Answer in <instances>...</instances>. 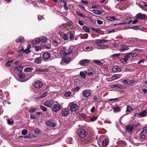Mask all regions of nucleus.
<instances>
[{
	"instance_id": "nucleus-19",
	"label": "nucleus",
	"mask_w": 147,
	"mask_h": 147,
	"mask_svg": "<svg viewBox=\"0 0 147 147\" xmlns=\"http://www.w3.org/2000/svg\"><path fill=\"white\" fill-rule=\"evenodd\" d=\"M9 98H7L5 97L4 94H2L0 95V102L2 100H3L4 102H6Z\"/></svg>"
},
{
	"instance_id": "nucleus-41",
	"label": "nucleus",
	"mask_w": 147,
	"mask_h": 147,
	"mask_svg": "<svg viewBox=\"0 0 147 147\" xmlns=\"http://www.w3.org/2000/svg\"><path fill=\"white\" fill-rule=\"evenodd\" d=\"M129 55H131V56L133 57H135L137 56L138 54L136 53H128Z\"/></svg>"
},
{
	"instance_id": "nucleus-25",
	"label": "nucleus",
	"mask_w": 147,
	"mask_h": 147,
	"mask_svg": "<svg viewBox=\"0 0 147 147\" xmlns=\"http://www.w3.org/2000/svg\"><path fill=\"white\" fill-rule=\"evenodd\" d=\"M121 76L120 75L117 74L113 75L112 76V78H113L114 80H117L121 78Z\"/></svg>"
},
{
	"instance_id": "nucleus-9",
	"label": "nucleus",
	"mask_w": 147,
	"mask_h": 147,
	"mask_svg": "<svg viewBox=\"0 0 147 147\" xmlns=\"http://www.w3.org/2000/svg\"><path fill=\"white\" fill-rule=\"evenodd\" d=\"M136 18L138 19L143 20L146 19V16L144 14L139 13L136 15Z\"/></svg>"
},
{
	"instance_id": "nucleus-32",
	"label": "nucleus",
	"mask_w": 147,
	"mask_h": 147,
	"mask_svg": "<svg viewBox=\"0 0 147 147\" xmlns=\"http://www.w3.org/2000/svg\"><path fill=\"white\" fill-rule=\"evenodd\" d=\"M40 40L42 42L45 43L47 41V39L46 37L42 36Z\"/></svg>"
},
{
	"instance_id": "nucleus-54",
	"label": "nucleus",
	"mask_w": 147,
	"mask_h": 147,
	"mask_svg": "<svg viewBox=\"0 0 147 147\" xmlns=\"http://www.w3.org/2000/svg\"><path fill=\"white\" fill-rule=\"evenodd\" d=\"M40 108L44 111H46L47 110V108L44 107L43 106H41L40 107Z\"/></svg>"
},
{
	"instance_id": "nucleus-57",
	"label": "nucleus",
	"mask_w": 147,
	"mask_h": 147,
	"mask_svg": "<svg viewBox=\"0 0 147 147\" xmlns=\"http://www.w3.org/2000/svg\"><path fill=\"white\" fill-rule=\"evenodd\" d=\"M97 117L95 116H93L92 118H91L90 120L92 121H93L95 120L97 118Z\"/></svg>"
},
{
	"instance_id": "nucleus-8",
	"label": "nucleus",
	"mask_w": 147,
	"mask_h": 147,
	"mask_svg": "<svg viewBox=\"0 0 147 147\" xmlns=\"http://www.w3.org/2000/svg\"><path fill=\"white\" fill-rule=\"evenodd\" d=\"M90 63V60L88 59H84L80 61L79 64L82 66H86L88 65Z\"/></svg>"
},
{
	"instance_id": "nucleus-11",
	"label": "nucleus",
	"mask_w": 147,
	"mask_h": 147,
	"mask_svg": "<svg viewBox=\"0 0 147 147\" xmlns=\"http://www.w3.org/2000/svg\"><path fill=\"white\" fill-rule=\"evenodd\" d=\"M128 49L129 47L127 45L123 44L121 45L119 50L121 52H123L128 50Z\"/></svg>"
},
{
	"instance_id": "nucleus-59",
	"label": "nucleus",
	"mask_w": 147,
	"mask_h": 147,
	"mask_svg": "<svg viewBox=\"0 0 147 147\" xmlns=\"http://www.w3.org/2000/svg\"><path fill=\"white\" fill-rule=\"evenodd\" d=\"M88 37V35L87 34H86L84 35L81 36V38L83 39H86Z\"/></svg>"
},
{
	"instance_id": "nucleus-42",
	"label": "nucleus",
	"mask_w": 147,
	"mask_h": 147,
	"mask_svg": "<svg viewBox=\"0 0 147 147\" xmlns=\"http://www.w3.org/2000/svg\"><path fill=\"white\" fill-rule=\"evenodd\" d=\"M27 132L28 131L27 130L24 129L22 131L21 134L23 135H25L27 134Z\"/></svg>"
},
{
	"instance_id": "nucleus-12",
	"label": "nucleus",
	"mask_w": 147,
	"mask_h": 147,
	"mask_svg": "<svg viewBox=\"0 0 147 147\" xmlns=\"http://www.w3.org/2000/svg\"><path fill=\"white\" fill-rule=\"evenodd\" d=\"M78 108V105L75 104H72L70 107V109L71 111H75Z\"/></svg>"
},
{
	"instance_id": "nucleus-33",
	"label": "nucleus",
	"mask_w": 147,
	"mask_h": 147,
	"mask_svg": "<svg viewBox=\"0 0 147 147\" xmlns=\"http://www.w3.org/2000/svg\"><path fill=\"white\" fill-rule=\"evenodd\" d=\"M13 61L12 60L6 62L5 64V65L6 67H9L11 65V64L12 63Z\"/></svg>"
},
{
	"instance_id": "nucleus-18",
	"label": "nucleus",
	"mask_w": 147,
	"mask_h": 147,
	"mask_svg": "<svg viewBox=\"0 0 147 147\" xmlns=\"http://www.w3.org/2000/svg\"><path fill=\"white\" fill-rule=\"evenodd\" d=\"M126 131L129 132H131L133 129V127L132 125H128L125 127Z\"/></svg>"
},
{
	"instance_id": "nucleus-37",
	"label": "nucleus",
	"mask_w": 147,
	"mask_h": 147,
	"mask_svg": "<svg viewBox=\"0 0 147 147\" xmlns=\"http://www.w3.org/2000/svg\"><path fill=\"white\" fill-rule=\"evenodd\" d=\"M93 47L92 46H88L85 47L86 49L88 51H90L92 50Z\"/></svg>"
},
{
	"instance_id": "nucleus-50",
	"label": "nucleus",
	"mask_w": 147,
	"mask_h": 147,
	"mask_svg": "<svg viewBox=\"0 0 147 147\" xmlns=\"http://www.w3.org/2000/svg\"><path fill=\"white\" fill-rule=\"evenodd\" d=\"M124 58L127 61V60L130 58L129 55L128 54V53L126 54V55Z\"/></svg>"
},
{
	"instance_id": "nucleus-34",
	"label": "nucleus",
	"mask_w": 147,
	"mask_h": 147,
	"mask_svg": "<svg viewBox=\"0 0 147 147\" xmlns=\"http://www.w3.org/2000/svg\"><path fill=\"white\" fill-rule=\"evenodd\" d=\"M60 54L62 56H65L68 54L64 51H61L60 52Z\"/></svg>"
},
{
	"instance_id": "nucleus-26",
	"label": "nucleus",
	"mask_w": 147,
	"mask_h": 147,
	"mask_svg": "<svg viewBox=\"0 0 147 147\" xmlns=\"http://www.w3.org/2000/svg\"><path fill=\"white\" fill-rule=\"evenodd\" d=\"M93 62L98 65H101L103 64V63L102 62L97 60H93Z\"/></svg>"
},
{
	"instance_id": "nucleus-23",
	"label": "nucleus",
	"mask_w": 147,
	"mask_h": 147,
	"mask_svg": "<svg viewBox=\"0 0 147 147\" xmlns=\"http://www.w3.org/2000/svg\"><path fill=\"white\" fill-rule=\"evenodd\" d=\"M147 115V112L144 110L140 113V117H145Z\"/></svg>"
},
{
	"instance_id": "nucleus-47",
	"label": "nucleus",
	"mask_w": 147,
	"mask_h": 147,
	"mask_svg": "<svg viewBox=\"0 0 147 147\" xmlns=\"http://www.w3.org/2000/svg\"><path fill=\"white\" fill-rule=\"evenodd\" d=\"M120 61L123 64L126 63L127 62V61L124 58L121 59L120 60Z\"/></svg>"
},
{
	"instance_id": "nucleus-44",
	"label": "nucleus",
	"mask_w": 147,
	"mask_h": 147,
	"mask_svg": "<svg viewBox=\"0 0 147 147\" xmlns=\"http://www.w3.org/2000/svg\"><path fill=\"white\" fill-rule=\"evenodd\" d=\"M132 109L131 107H130V106H127V109H126V112H129L130 111H131Z\"/></svg>"
},
{
	"instance_id": "nucleus-22",
	"label": "nucleus",
	"mask_w": 147,
	"mask_h": 147,
	"mask_svg": "<svg viewBox=\"0 0 147 147\" xmlns=\"http://www.w3.org/2000/svg\"><path fill=\"white\" fill-rule=\"evenodd\" d=\"M41 41L40 39H38L34 40H31V41H29V42L30 43H32L33 44H38L39 43L40 41Z\"/></svg>"
},
{
	"instance_id": "nucleus-36",
	"label": "nucleus",
	"mask_w": 147,
	"mask_h": 147,
	"mask_svg": "<svg viewBox=\"0 0 147 147\" xmlns=\"http://www.w3.org/2000/svg\"><path fill=\"white\" fill-rule=\"evenodd\" d=\"M35 49L36 51H38L42 49L41 48L40 46H36L35 47Z\"/></svg>"
},
{
	"instance_id": "nucleus-45",
	"label": "nucleus",
	"mask_w": 147,
	"mask_h": 147,
	"mask_svg": "<svg viewBox=\"0 0 147 147\" xmlns=\"http://www.w3.org/2000/svg\"><path fill=\"white\" fill-rule=\"evenodd\" d=\"M37 110V109L36 108H32L30 109L29 111L30 113H32L35 112Z\"/></svg>"
},
{
	"instance_id": "nucleus-53",
	"label": "nucleus",
	"mask_w": 147,
	"mask_h": 147,
	"mask_svg": "<svg viewBox=\"0 0 147 147\" xmlns=\"http://www.w3.org/2000/svg\"><path fill=\"white\" fill-rule=\"evenodd\" d=\"M131 18V17H129V18H126L125 19H124L123 20V22H121V23H124L125 22H127L128 20L129 19H130Z\"/></svg>"
},
{
	"instance_id": "nucleus-62",
	"label": "nucleus",
	"mask_w": 147,
	"mask_h": 147,
	"mask_svg": "<svg viewBox=\"0 0 147 147\" xmlns=\"http://www.w3.org/2000/svg\"><path fill=\"white\" fill-rule=\"evenodd\" d=\"M35 71L37 72H43L44 71L42 69H36Z\"/></svg>"
},
{
	"instance_id": "nucleus-46",
	"label": "nucleus",
	"mask_w": 147,
	"mask_h": 147,
	"mask_svg": "<svg viewBox=\"0 0 147 147\" xmlns=\"http://www.w3.org/2000/svg\"><path fill=\"white\" fill-rule=\"evenodd\" d=\"M132 22V20H130L128 21L127 22H125L124 23H119V24H129Z\"/></svg>"
},
{
	"instance_id": "nucleus-58",
	"label": "nucleus",
	"mask_w": 147,
	"mask_h": 147,
	"mask_svg": "<svg viewBox=\"0 0 147 147\" xmlns=\"http://www.w3.org/2000/svg\"><path fill=\"white\" fill-rule=\"evenodd\" d=\"M69 39L71 40H72L74 39V36L73 33H70V34Z\"/></svg>"
},
{
	"instance_id": "nucleus-61",
	"label": "nucleus",
	"mask_w": 147,
	"mask_h": 147,
	"mask_svg": "<svg viewBox=\"0 0 147 147\" xmlns=\"http://www.w3.org/2000/svg\"><path fill=\"white\" fill-rule=\"evenodd\" d=\"M80 2L85 4H88V2L86 0H81Z\"/></svg>"
},
{
	"instance_id": "nucleus-14",
	"label": "nucleus",
	"mask_w": 147,
	"mask_h": 147,
	"mask_svg": "<svg viewBox=\"0 0 147 147\" xmlns=\"http://www.w3.org/2000/svg\"><path fill=\"white\" fill-rule=\"evenodd\" d=\"M46 125L51 127H55L57 126V124L56 123H53L50 121H48L46 122Z\"/></svg>"
},
{
	"instance_id": "nucleus-35",
	"label": "nucleus",
	"mask_w": 147,
	"mask_h": 147,
	"mask_svg": "<svg viewBox=\"0 0 147 147\" xmlns=\"http://www.w3.org/2000/svg\"><path fill=\"white\" fill-rule=\"evenodd\" d=\"M71 93L70 91H67L66 92L65 94V96L66 97H69L70 96Z\"/></svg>"
},
{
	"instance_id": "nucleus-56",
	"label": "nucleus",
	"mask_w": 147,
	"mask_h": 147,
	"mask_svg": "<svg viewBox=\"0 0 147 147\" xmlns=\"http://www.w3.org/2000/svg\"><path fill=\"white\" fill-rule=\"evenodd\" d=\"M31 70V69L30 67H27L25 69L24 71L29 72H30Z\"/></svg>"
},
{
	"instance_id": "nucleus-16",
	"label": "nucleus",
	"mask_w": 147,
	"mask_h": 147,
	"mask_svg": "<svg viewBox=\"0 0 147 147\" xmlns=\"http://www.w3.org/2000/svg\"><path fill=\"white\" fill-rule=\"evenodd\" d=\"M121 71V69L117 66H114L112 69V71L113 72L116 73L118 72Z\"/></svg>"
},
{
	"instance_id": "nucleus-28",
	"label": "nucleus",
	"mask_w": 147,
	"mask_h": 147,
	"mask_svg": "<svg viewBox=\"0 0 147 147\" xmlns=\"http://www.w3.org/2000/svg\"><path fill=\"white\" fill-rule=\"evenodd\" d=\"M113 111L115 113H117L120 111H121V109L119 107H114L113 108Z\"/></svg>"
},
{
	"instance_id": "nucleus-15",
	"label": "nucleus",
	"mask_w": 147,
	"mask_h": 147,
	"mask_svg": "<svg viewBox=\"0 0 147 147\" xmlns=\"http://www.w3.org/2000/svg\"><path fill=\"white\" fill-rule=\"evenodd\" d=\"M43 57L44 59H48L50 58L51 57V54L49 53L46 52L43 54Z\"/></svg>"
},
{
	"instance_id": "nucleus-17",
	"label": "nucleus",
	"mask_w": 147,
	"mask_h": 147,
	"mask_svg": "<svg viewBox=\"0 0 147 147\" xmlns=\"http://www.w3.org/2000/svg\"><path fill=\"white\" fill-rule=\"evenodd\" d=\"M109 143L108 139L105 138L102 142V145L104 147H106L108 145Z\"/></svg>"
},
{
	"instance_id": "nucleus-64",
	"label": "nucleus",
	"mask_w": 147,
	"mask_h": 147,
	"mask_svg": "<svg viewBox=\"0 0 147 147\" xmlns=\"http://www.w3.org/2000/svg\"><path fill=\"white\" fill-rule=\"evenodd\" d=\"M80 88L78 86L77 87H76L75 89H72V91L74 92L75 91H78L80 89Z\"/></svg>"
},
{
	"instance_id": "nucleus-49",
	"label": "nucleus",
	"mask_w": 147,
	"mask_h": 147,
	"mask_svg": "<svg viewBox=\"0 0 147 147\" xmlns=\"http://www.w3.org/2000/svg\"><path fill=\"white\" fill-rule=\"evenodd\" d=\"M19 76L20 78H25V76L23 73H21L19 74Z\"/></svg>"
},
{
	"instance_id": "nucleus-31",
	"label": "nucleus",
	"mask_w": 147,
	"mask_h": 147,
	"mask_svg": "<svg viewBox=\"0 0 147 147\" xmlns=\"http://www.w3.org/2000/svg\"><path fill=\"white\" fill-rule=\"evenodd\" d=\"M83 28L84 30L87 32H90V28L86 26H84L82 27Z\"/></svg>"
},
{
	"instance_id": "nucleus-38",
	"label": "nucleus",
	"mask_w": 147,
	"mask_h": 147,
	"mask_svg": "<svg viewBox=\"0 0 147 147\" xmlns=\"http://www.w3.org/2000/svg\"><path fill=\"white\" fill-rule=\"evenodd\" d=\"M144 133L145 134H147V125L144 127L143 129V131L141 132V133Z\"/></svg>"
},
{
	"instance_id": "nucleus-3",
	"label": "nucleus",
	"mask_w": 147,
	"mask_h": 147,
	"mask_svg": "<svg viewBox=\"0 0 147 147\" xmlns=\"http://www.w3.org/2000/svg\"><path fill=\"white\" fill-rule=\"evenodd\" d=\"M83 96L85 98H87L91 96V92L89 89H86L83 90L82 92Z\"/></svg>"
},
{
	"instance_id": "nucleus-27",
	"label": "nucleus",
	"mask_w": 147,
	"mask_h": 147,
	"mask_svg": "<svg viewBox=\"0 0 147 147\" xmlns=\"http://www.w3.org/2000/svg\"><path fill=\"white\" fill-rule=\"evenodd\" d=\"M107 19L108 20H110V21H111L116 20H117V19L114 16L108 17H107Z\"/></svg>"
},
{
	"instance_id": "nucleus-48",
	"label": "nucleus",
	"mask_w": 147,
	"mask_h": 147,
	"mask_svg": "<svg viewBox=\"0 0 147 147\" xmlns=\"http://www.w3.org/2000/svg\"><path fill=\"white\" fill-rule=\"evenodd\" d=\"M67 54L68 55L71 53L72 51V49L71 48H69L67 50Z\"/></svg>"
},
{
	"instance_id": "nucleus-29",
	"label": "nucleus",
	"mask_w": 147,
	"mask_h": 147,
	"mask_svg": "<svg viewBox=\"0 0 147 147\" xmlns=\"http://www.w3.org/2000/svg\"><path fill=\"white\" fill-rule=\"evenodd\" d=\"M24 39V38L21 36L18 38V39H17L16 41V42H20L23 41Z\"/></svg>"
},
{
	"instance_id": "nucleus-5",
	"label": "nucleus",
	"mask_w": 147,
	"mask_h": 147,
	"mask_svg": "<svg viewBox=\"0 0 147 147\" xmlns=\"http://www.w3.org/2000/svg\"><path fill=\"white\" fill-rule=\"evenodd\" d=\"M61 109V107L59 104H54L52 109L53 111L57 112Z\"/></svg>"
},
{
	"instance_id": "nucleus-52",
	"label": "nucleus",
	"mask_w": 147,
	"mask_h": 147,
	"mask_svg": "<svg viewBox=\"0 0 147 147\" xmlns=\"http://www.w3.org/2000/svg\"><path fill=\"white\" fill-rule=\"evenodd\" d=\"M62 38L64 40H67L68 38V37L67 35L65 34H63L62 36Z\"/></svg>"
},
{
	"instance_id": "nucleus-24",
	"label": "nucleus",
	"mask_w": 147,
	"mask_h": 147,
	"mask_svg": "<svg viewBox=\"0 0 147 147\" xmlns=\"http://www.w3.org/2000/svg\"><path fill=\"white\" fill-rule=\"evenodd\" d=\"M91 11H92L94 13L96 14L100 15L102 13L101 11L97 9H94L92 10H91Z\"/></svg>"
},
{
	"instance_id": "nucleus-39",
	"label": "nucleus",
	"mask_w": 147,
	"mask_h": 147,
	"mask_svg": "<svg viewBox=\"0 0 147 147\" xmlns=\"http://www.w3.org/2000/svg\"><path fill=\"white\" fill-rule=\"evenodd\" d=\"M23 68V67L21 66L17 67H16V69L20 72H21L22 71Z\"/></svg>"
},
{
	"instance_id": "nucleus-10",
	"label": "nucleus",
	"mask_w": 147,
	"mask_h": 147,
	"mask_svg": "<svg viewBox=\"0 0 147 147\" xmlns=\"http://www.w3.org/2000/svg\"><path fill=\"white\" fill-rule=\"evenodd\" d=\"M53 104V101L52 100H47L44 103V105L45 106L50 108L51 107Z\"/></svg>"
},
{
	"instance_id": "nucleus-20",
	"label": "nucleus",
	"mask_w": 147,
	"mask_h": 147,
	"mask_svg": "<svg viewBox=\"0 0 147 147\" xmlns=\"http://www.w3.org/2000/svg\"><path fill=\"white\" fill-rule=\"evenodd\" d=\"M87 74V72L86 71H81L80 72V76L83 78H84L86 77V75Z\"/></svg>"
},
{
	"instance_id": "nucleus-6",
	"label": "nucleus",
	"mask_w": 147,
	"mask_h": 147,
	"mask_svg": "<svg viewBox=\"0 0 147 147\" xmlns=\"http://www.w3.org/2000/svg\"><path fill=\"white\" fill-rule=\"evenodd\" d=\"M62 115L63 116H67L69 113V109L68 108H64L61 111Z\"/></svg>"
},
{
	"instance_id": "nucleus-43",
	"label": "nucleus",
	"mask_w": 147,
	"mask_h": 147,
	"mask_svg": "<svg viewBox=\"0 0 147 147\" xmlns=\"http://www.w3.org/2000/svg\"><path fill=\"white\" fill-rule=\"evenodd\" d=\"M142 133H141V132L140 133V137L141 139H144L146 138V136L145 135L142 134Z\"/></svg>"
},
{
	"instance_id": "nucleus-30",
	"label": "nucleus",
	"mask_w": 147,
	"mask_h": 147,
	"mask_svg": "<svg viewBox=\"0 0 147 147\" xmlns=\"http://www.w3.org/2000/svg\"><path fill=\"white\" fill-rule=\"evenodd\" d=\"M7 123L8 125H12L14 121L13 120L11 119H8L7 120Z\"/></svg>"
},
{
	"instance_id": "nucleus-40",
	"label": "nucleus",
	"mask_w": 147,
	"mask_h": 147,
	"mask_svg": "<svg viewBox=\"0 0 147 147\" xmlns=\"http://www.w3.org/2000/svg\"><path fill=\"white\" fill-rule=\"evenodd\" d=\"M47 94V92H44L42 95H40L39 98H42L46 96Z\"/></svg>"
},
{
	"instance_id": "nucleus-2",
	"label": "nucleus",
	"mask_w": 147,
	"mask_h": 147,
	"mask_svg": "<svg viewBox=\"0 0 147 147\" xmlns=\"http://www.w3.org/2000/svg\"><path fill=\"white\" fill-rule=\"evenodd\" d=\"M78 135L82 138H84L86 137V132L84 129H79L77 130Z\"/></svg>"
},
{
	"instance_id": "nucleus-60",
	"label": "nucleus",
	"mask_w": 147,
	"mask_h": 147,
	"mask_svg": "<svg viewBox=\"0 0 147 147\" xmlns=\"http://www.w3.org/2000/svg\"><path fill=\"white\" fill-rule=\"evenodd\" d=\"M120 55V53L115 54L111 55L112 57H118Z\"/></svg>"
},
{
	"instance_id": "nucleus-7",
	"label": "nucleus",
	"mask_w": 147,
	"mask_h": 147,
	"mask_svg": "<svg viewBox=\"0 0 147 147\" xmlns=\"http://www.w3.org/2000/svg\"><path fill=\"white\" fill-rule=\"evenodd\" d=\"M71 61V59L69 57L63 58L61 61L60 64L61 65H63L64 63H68L70 62Z\"/></svg>"
},
{
	"instance_id": "nucleus-55",
	"label": "nucleus",
	"mask_w": 147,
	"mask_h": 147,
	"mask_svg": "<svg viewBox=\"0 0 147 147\" xmlns=\"http://www.w3.org/2000/svg\"><path fill=\"white\" fill-rule=\"evenodd\" d=\"M77 14L78 15L80 16L83 17L84 18H85L86 17V16L83 15L82 13H81L80 12H78L77 13Z\"/></svg>"
},
{
	"instance_id": "nucleus-21",
	"label": "nucleus",
	"mask_w": 147,
	"mask_h": 147,
	"mask_svg": "<svg viewBox=\"0 0 147 147\" xmlns=\"http://www.w3.org/2000/svg\"><path fill=\"white\" fill-rule=\"evenodd\" d=\"M42 59L40 57L36 58L34 60V63L36 64H39L41 62Z\"/></svg>"
},
{
	"instance_id": "nucleus-63",
	"label": "nucleus",
	"mask_w": 147,
	"mask_h": 147,
	"mask_svg": "<svg viewBox=\"0 0 147 147\" xmlns=\"http://www.w3.org/2000/svg\"><path fill=\"white\" fill-rule=\"evenodd\" d=\"M64 8L66 10H68V8L67 7V4L66 3V2L64 3Z\"/></svg>"
},
{
	"instance_id": "nucleus-1",
	"label": "nucleus",
	"mask_w": 147,
	"mask_h": 147,
	"mask_svg": "<svg viewBox=\"0 0 147 147\" xmlns=\"http://www.w3.org/2000/svg\"><path fill=\"white\" fill-rule=\"evenodd\" d=\"M102 39H97L96 40L95 42L97 44V48L99 49H104L108 47L109 46L108 45H100V44L102 43Z\"/></svg>"
},
{
	"instance_id": "nucleus-13",
	"label": "nucleus",
	"mask_w": 147,
	"mask_h": 147,
	"mask_svg": "<svg viewBox=\"0 0 147 147\" xmlns=\"http://www.w3.org/2000/svg\"><path fill=\"white\" fill-rule=\"evenodd\" d=\"M34 85L35 88H40L42 86V83L41 81H37L35 82Z\"/></svg>"
},
{
	"instance_id": "nucleus-4",
	"label": "nucleus",
	"mask_w": 147,
	"mask_h": 147,
	"mask_svg": "<svg viewBox=\"0 0 147 147\" xmlns=\"http://www.w3.org/2000/svg\"><path fill=\"white\" fill-rule=\"evenodd\" d=\"M135 81L134 80H130L128 79L124 80L122 81V82L125 84H127L129 86H132L134 84Z\"/></svg>"
},
{
	"instance_id": "nucleus-51",
	"label": "nucleus",
	"mask_w": 147,
	"mask_h": 147,
	"mask_svg": "<svg viewBox=\"0 0 147 147\" xmlns=\"http://www.w3.org/2000/svg\"><path fill=\"white\" fill-rule=\"evenodd\" d=\"M52 44L55 46H56L58 44V42L56 40H54L53 42H52Z\"/></svg>"
}]
</instances>
